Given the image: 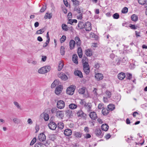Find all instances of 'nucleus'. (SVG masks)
Returning a JSON list of instances; mask_svg holds the SVG:
<instances>
[{"mask_svg": "<svg viewBox=\"0 0 147 147\" xmlns=\"http://www.w3.org/2000/svg\"><path fill=\"white\" fill-rule=\"evenodd\" d=\"M138 3L141 5H144L146 3V0H138Z\"/></svg>", "mask_w": 147, "mask_h": 147, "instance_id": "nucleus-45", "label": "nucleus"}, {"mask_svg": "<svg viewBox=\"0 0 147 147\" xmlns=\"http://www.w3.org/2000/svg\"><path fill=\"white\" fill-rule=\"evenodd\" d=\"M52 17L51 13H47L45 15L44 18L45 19L48 18L49 19H51Z\"/></svg>", "mask_w": 147, "mask_h": 147, "instance_id": "nucleus-37", "label": "nucleus"}, {"mask_svg": "<svg viewBox=\"0 0 147 147\" xmlns=\"http://www.w3.org/2000/svg\"><path fill=\"white\" fill-rule=\"evenodd\" d=\"M38 138L39 141L41 142H43L45 140L46 136L45 134L43 133H40L38 136Z\"/></svg>", "mask_w": 147, "mask_h": 147, "instance_id": "nucleus-13", "label": "nucleus"}, {"mask_svg": "<svg viewBox=\"0 0 147 147\" xmlns=\"http://www.w3.org/2000/svg\"><path fill=\"white\" fill-rule=\"evenodd\" d=\"M63 63L62 61H60L58 66V71H60L62 69L63 66Z\"/></svg>", "mask_w": 147, "mask_h": 147, "instance_id": "nucleus-33", "label": "nucleus"}, {"mask_svg": "<svg viewBox=\"0 0 147 147\" xmlns=\"http://www.w3.org/2000/svg\"><path fill=\"white\" fill-rule=\"evenodd\" d=\"M65 102L62 100H59L57 102V107L59 109H62L64 107Z\"/></svg>", "mask_w": 147, "mask_h": 147, "instance_id": "nucleus-5", "label": "nucleus"}, {"mask_svg": "<svg viewBox=\"0 0 147 147\" xmlns=\"http://www.w3.org/2000/svg\"><path fill=\"white\" fill-rule=\"evenodd\" d=\"M82 134L80 132L77 131H75L74 132V135L75 136L78 138H80L81 137Z\"/></svg>", "mask_w": 147, "mask_h": 147, "instance_id": "nucleus-29", "label": "nucleus"}, {"mask_svg": "<svg viewBox=\"0 0 147 147\" xmlns=\"http://www.w3.org/2000/svg\"><path fill=\"white\" fill-rule=\"evenodd\" d=\"M74 4L75 5H79L80 2L76 0L74 2H73Z\"/></svg>", "mask_w": 147, "mask_h": 147, "instance_id": "nucleus-64", "label": "nucleus"}, {"mask_svg": "<svg viewBox=\"0 0 147 147\" xmlns=\"http://www.w3.org/2000/svg\"><path fill=\"white\" fill-rule=\"evenodd\" d=\"M84 26L85 27H84V28L87 31H90L92 29L91 24L89 22H86L85 23Z\"/></svg>", "mask_w": 147, "mask_h": 147, "instance_id": "nucleus-8", "label": "nucleus"}, {"mask_svg": "<svg viewBox=\"0 0 147 147\" xmlns=\"http://www.w3.org/2000/svg\"><path fill=\"white\" fill-rule=\"evenodd\" d=\"M95 134L97 136L100 138H102L103 136V134L102 133L101 130L99 128L96 129Z\"/></svg>", "mask_w": 147, "mask_h": 147, "instance_id": "nucleus-11", "label": "nucleus"}, {"mask_svg": "<svg viewBox=\"0 0 147 147\" xmlns=\"http://www.w3.org/2000/svg\"><path fill=\"white\" fill-rule=\"evenodd\" d=\"M87 103L85 101L83 100H81L80 101V103L82 105H84V106Z\"/></svg>", "mask_w": 147, "mask_h": 147, "instance_id": "nucleus-59", "label": "nucleus"}, {"mask_svg": "<svg viewBox=\"0 0 147 147\" xmlns=\"http://www.w3.org/2000/svg\"><path fill=\"white\" fill-rule=\"evenodd\" d=\"M85 23L82 22H79L78 24V28L80 29H81L84 28L85 27Z\"/></svg>", "mask_w": 147, "mask_h": 147, "instance_id": "nucleus-23", "label": "nucleus"}, {"mask_svg": "<svg viewBox=\"0 0 147 147\" xmlns=\"http://www.w3.org/2000/svg\"><path fill=\"white\" fill-rule=\"evenodd\" d=\"M127 59L126 57H124L123 58L122 60L121 61V62L123 63V64H125L127 62Z\"/></svg>", "mask_w": 147, "mask_h": 147, "instance_id": "nucleus-48", "label": "nucleus"}, {"mask_svg": "<svg viewBox=\"0 0 147 147\" xmlns=\"http://www.w3.org/2000/svg\"><path fill=\"white\" fill-rule=\"evenodd\" d=\"M90 118L93 120H95L97 117L96 113L94 111L90 112L89 114Z\"/></svg>", "mask_w": 147, "mask_h": 147, "instance_id": "nucleus-15", "label": "nucleus"}, {"mask_svg": "<svg viewBox=\"0 0 147 147\" xmlns=\"http://www.w3.org/2000/svg\"><path fill=\"white\" fill-rule=\"evenodd\" d=\"M49 41L47 40L46 42L43 44V47H46L49 42Z\"/></svg>", "mask_w": 147, "mask_h": 147, "instance_id": "nucleus-58", "label": "nucleus"}, {"mask_svg": "<svg viewBox=\"0 0 147 147\" xmlns=\"http://www.w3.org/2000/svg\"><path fill=\"white\" fill-rule=\"evenodd\" d=\"M74 10L76 11L77 12L78 15L77 16V19H78L81 20L82 19L83 14V9L81 7H75L74 9Z\"/></svg>", "mask_w": 147, "mask_h": 147, "instance_id": "nucleus-1", "label": "nucleus"}, {"mask_svg": "<svg viewBox=\"0 0 147 147\" xmlns=\"http://www.w3.org/2000/svg\"><path fill=\"white\" fill-rule=\"evenodd\" d=\"M105 93L106 95H107L108 97L109 98H110L111 94V92L110 91L107 90Z\"/></svg>", "mask_w": 147, "mask_h": 147, "instance_id": "nucleus-53", "label": "nucleus"}, {"mask_svg": "<svg viewBox=\"0 0 147 147\" xmlns=\"http://www.w3.org/2000/svg\"><path fill=\"white\" fill-rule=\"evenodd\" d=\"M75 41L76 42V45L79 47L81 44V41L80 38L78 36H76L75 38Z\"/></svg>", "mask_w": 147, "mask_h": 147, "instance_id": "nucleus-19", "label": "nucleus"}, {"mask_svg": "<svg viewBox=\"0 0 147 147\" xmlns=\"http://www.w3.org/2000/svg\"><path fill=\"white\" fill-rule=\"evenodd\" d=\"M121 60H120L119 59L117 58V59H116L115 61V63L117 65H119L120 63L121 62Z\"/></svg>", "mask_w": 147, "mask_h": 147, "instance_id": "nucleus-50", "label": "nucleus"}, {"mask_svg": "<svg viewBox=\"0 0 147 147\" xmlns=\"http://www.w3.org/2000/svg\"><path fill=\"white\" fill-rule=\"evenodd\" d=\"M76 45V42L75 41L73 40H71L69 42L70 49L71 50L73 49L74 47V46Z\"/></svg>", "mask_w": 147, "mask_h": 147, "instance_id": "nucleus-21", "label": "nucleus"}, {"mask_svg": "<svg viewBox=\"0 0 147 147\" xmlns=\"http://www.w3.org/2000/svg\"><path fill=\"white\" fill-rule=\"evenodd\" d=\"M78 53L79 57L81 58L82 57V51L81 47H79L78 49Z\"/></svg>", "mask_w": 147, "mask_h": 147, "instance_id": "nucleus-24", "label": "nucleus"}, {"mask_svg": "<svg viewBox=\"0 0 147 147\" xmlns=\"http://www.w3.org/2000/svg\"><path fill=\"white\" fill-rule=\"evenodd\" d=\"M113 17L114 19H118L119 18V15L118 13H115L113 15Z\"/></svg>", "mask_w": 147, "mask_h": 147, "instance_id": "nucleus-49", "label": "nucleus"}, {"mask_svg": "<svg viewBox=\"0 0 147 147\" xmlns=\"http://www.w3.org/2000/svg\"><path fill=\"white\" fill-rule=\"evenodd\" d=\"M86 88L84 87L80 88L78 90V92L80 94H83L85 92V90Z\"/></svg>", "mask_w": 147, "mask_h": 147, "instance_id": "nucleus-36", "label": "nucleus"}, {"mask_svg": "<svg viewBox=\"0 0 147 147\" xmlns=\"http://www.w3.org/2000/svg\"><path fill=\"white\" fill-rule=\"evenodd\" d=\"M36 138L35 137L33 138L31 142H30V145H33L36 142Z\"/></svg>", "mask_w": 147, "mask_h": 147, "instance_id": "nucleus-54", "label": "nucleus"}, {"mask_svg": "<svg viewBox=\"0 0 147 147\" xmlns=\"http://www.w3.org/2000/svg\"><path fill=\"white\" fill-rule=\"evenodd\" d=\"M95 77L98 80H102L103 78L102 74L101 73H97L95 75Z\"/></svg>", "mask_w": 147, "mask_h": 147, "instance_id": "nucleus-20", "label": "nucleus"}, {"mask_svg": "<svg viewBox=\"0 0 147 147\" xmlns=\"http://www.w3.org/2000/svg\"><path fill=\"white\" fill-rule=\"evenodd\" d=\"M108 128L109 126L107 124H103L101 125V129L103 131H106Z\"/></svg>", "mask_w": 147, "mask_h": 147, "instance_id": "nucleus-25", "label": "nucleus"}, {"mask_svg": "<svg viewBox=\"0 0 147 147\" xmlns=\"http://www.w3.org/2000/svg\"><path fill=\"white\" fill-rule=\"evenodd\" d=\"M46 8V6H43L41 9L40 10V12H44Z\"/></svg>", "mask_w": 147, "mask_h": 147, "instance_id": "nucleus-56", "label": "nucleus"}, {"mask_svg": "<svg viewBox=\"0 0 147 147\" xmlns=\"http://www.w3.org/2000/svg\"><path fill=\"white\" fill-rule=\"evenodd\" d=\"M128 8L126 7H125L122 9L121 12L123 13H125L128 12Z\"/></svg>", "mask_w": 147, "mask_h": 147, "instance_id": "nucleus-47", "label": "nucleus"}, {"mask_svg": "<svg viewBox=\"0 0 147 147\" xmlns=\"http://www.w3.org/2000/svg\"><path fill=\"white\" fill-rule=\"evenodd\" d=\"M59 84V81L57 80H55L52 84L51 85V87L52 88H54L57 85H58Z\"/></svg>", "mask_w": 147, "mask_h": 147, "instance_id": "nucleus-31", "label": "nucleus"}, {"mask_svg": "<svg viewBox=\"0 0 147 147\" xmlns=\"http://www.w3.org/2000/svg\"><path fill=\"white\" fill-rule=\"evenodd\" d=\"M66 39V37L65 36L63 35L62 36L60 39V42L61 43L64 42Z\"/></svg>", "mask_w": 147, "mask_h": 147, "instance_id": "nucleus-51", "label": "nucleus"}, {"mask_svg": "<svg viewBox=\"0 0 147 147\" xmlns=\"http://www.w3.org/2000/svg\"><path fill=\"white\" fill-rule=\"evenodd\" d=\"M44 144L41 142L36 143L34 147H44Z\"/></svg>", "mask_w": 147, "mask_h": 147, "instance_id": "nucleus-40", "label": "nucleus"}, {"mask_svg": "<svg viewBox=\"0 0 147 147\" xmlns=\"http://www.w3.org/2000/svg\"><path fill=\"white\" fill-rule=\"evenodd\" d=\"M86 55L89 57L91 56L92 55V52L91 49H88L86 51L85 53Z\"/></svg>", "mask_w": 147, "mask_h": 147, "instance_id": "nucleus-28", "label": "nucleus"}, {"mask_svg": "<svg viewBox=\"0 0 147 147\" xmlns=\"http://www.w3.org/2000/svg\"><path fill=\"white\" fill-rule=\"evenodd\" d=\"M107 108L109 111H112L115 109V107L114 105L110 104L108 105Z\"/></svg>", "mask_w": 147, "mask_h": 147, "instance_id": "nucleus-30", "label": "nucleus"}, {"mask_svg": "<svg viewBox=\"0 0 147 147\" xmlns=\"http://www.w3.org/2000/svg\"><path fill=\"white\" fill-rule=\"evenodd\" d=\"M44 118L45 121H47L49 118V115L47 113H45L44 114Z\"/></svg>", "mask_w": 147, "mask_h": 147, "instance_id": "nucleus-46", "label": "nucleus"}, {"mask_svg": "<svg viewBox=\"0 0 147 147\" xmlns=\"http://www.w3.org/2000/svg\"><path fill=\"white\" fill-rule=\"evenodd\" d=\"M75 88L74 86H70L66 90L67 93L69 95H72L74 93Z\"/></svg>", "mask_w": 147, "mask_h": 147, "instance_id": "nucleus-3", "label": "nucleus"}, {"mask_svg": "<svg viewBox=\"0 0 147 147\" xmlns=\"http://www.w3.org/2000/svg\"><path fill=\"white\" fill-rule=\"evenodd\" d=\"M48 126L50 129L52 130H55L56 129L57 125L55 122L51 121L49 123Z\"/></svg>", "mask_w": 147, "mask_h": 147, "instance_id": "nucleus-4", "label": "nucleus"}, {"mask_svg": "<svg viewBox=\"0 0 147 147\" xmlns=\"http://www.w3.org/2000/svg\"><path fill=\"white\" fill-rule=\"evenodd\" d=\"M62 27L63 30L67 31L68 30L67 26L65 24H62Z\"/></svg>", "mask_w": 147, "mask_h": 147, "instance_id": "nucleus-43", "label": "nucleus"}, {"mask_svg": "<svg viewBox=\"0 0 147 147\" xmlns=\"http://www.w3.org/2000/svg\"><path fill=\"white\" fill-rule=\"evenodd\" d=\"M57 109L55 108H53L51 110V111L52 113H53L56 112L57 111Z\"/></svg>", "mask_w": 147, "mask_h": 147, "instance_id": "nucleus-60", "label": "nucleus"}, {"mask_svg": "<svg viewBox=\"0 0 147 147\" xmlns=\"http://www.w3.org/2000/svg\"><path fill=\"white\" fill-rule=\"evenodd\" d=\"M109 111L108 109L105 107L102 110V114L104 115H107L109 113Z\"/></svg>", "mask_w": 147, "mask_h": 147, "instance_id": "nucleus-27", "label": "nucleus"}, {"mask_svg": "<svg viewBox=\"0 0 147 147\" xmlns=\"http://www.w3.org/2000/svg\"><path fill=\"white\" fill-rule=\"evenodd\" d=\"M97 89L96 88H94L93 90V94L97 96L98 95V94L97 92Z\"/></svg>", "mask_w": 147, "mask_h": 147, "instance_id": "nucleus-62", "label": "nucleus"}, {"mask_svg": "<svg viewBox=\"0 0 147 147\" xmlns=\"http://www.w3.org/2000/svg\"><path fill=\"white\" fill-rule=\"evenodd\" d=\"M131 19L133 21L136 22L138 20V17L135 14H133L131 16Z\"/></svg>", "mask_w": 147, "mask_h": 147, "instance_id": "nucleus-38", "label": "nucleus"}, {"mask_svg": "<svg viewBox=\"0 0 147 147\" xmlns=\"http://www.w3.org/2000/svg\"><path fill=\"white\" fill-rule=\"evenodd\" d=\"M77 115L78 117H82L84 118H86V114L84 113L81 109L78 111L77 113Z\"/></svg>", "mask_w": 147, "mask_h": 147, "instance_id": "nucleus-10", "label": "nucleus"}, {"mask_svg": "<svg viewBox=\"0 0 147 147\" xmlns=\"http://www.w3.org/2000/svg\"><path fill=\"white\" fill-rule=\"evenodd\" d=\"M132 77V75L131 74L127 73L126 74V78L127 79L130 80Z\"/></svg>", "mask_w": 147, "mask_h": 147, "instance_id": "nucleus-55", "label": "nucleus"}, {"mask_svg": "<svg viewBox=\"0 0 147 147\" xmlns=\"http://www.w3.org/2000/svg\"><path fill=\"white\" fill-rule=\"evenodd\" d=\"M77 105L71 103V104H70L69 105V108L72 109H75L76 108H77Z\"/></svg>", "mask_w": 147, "mask_h": 147, "instance_id": "nucleus-34", "label": "nucleus"}, {"mask_svg": "<svg viewBox=\"0 0 147 147\" xmlns=\"http://www.w3.org/2000/svg\"><path fill=\"white\" fill-rule=\"evenodd\" d=\"M51 67L50 66L43 67L39 69L38 72L40 74H44L50 71Z\"/></svg>", "mask_w": 147, "mask_h": 147, "instance_id": "nucleus-2", "label": "nucleus"}, {"mask_svg": "<svg viewBox=\"0 0 147 147\" xmlns=\"http://www.w3.org/2000/svg\"><path fill=\"white\" fill-rule=\"evenodd\" d=\"M72 131L70 129H65L64 131L65 135L67 136H69L72 134Z\"/></svg>", "mask_w": 147, "mask_h": 147, "instance_id": "nucleus-16", "label": "nucleus"}, {"mask_svg": "<svg viewBox=\"0 0 147 147\" xmlns=\"http://www.w3.org/2000/svg\"><path fill=\"white\" fill-rule=\"evenodd\" d=\"M13 104L18 109H21L20 106L19 105V103L17 102L14 101L13 102Z\"/></svg>", "mask_w": 147, "mask_h": 147, "instance_id": "nucleus-52", "label": "nucleus"}, {"mask_svg": "<svg viewBox=\"0 0 147 147\" xmlns=\"http://www.w3.org/2000/svg\"><path fill=\"white\" fill-rule=\"evenodd\" d=\"M66 116L68 118L71 117L72 116L73 113L72 110H67L65 111Z\"/></svg>", "mask_w": 147, "mask_h": 147, "instance_id": "nucleus-9", "label": "nucleus"}, {"mask_svg": "<svg viewBox=\"0 0 147 147\" xmlns=\"http://www.w3.org/2000/svg\"><path fill=\"white\" fill-rule=\"evenodd\" d=\"M74 74L75 76H78L80 78H82L83 77V75L81 71L78 70L75 71Z\"/></svg>", "mask_w": 147, "mask_h": 147, "instance_id": "nucleus-18", "label": "nucleus"}, {"mask_svg": "<svg viewBox=\"0 0 147 147\" xmlns=\"http://www.w3.org/2000/svg\"><path fill=\"white\" fill-rule=\"evenodd\" d=\"M58 127L60 129H62L64 127L63 123L62 122H60L57 124Z\"/></svg>", "mask_w": 147, "mask_h": 147, "instance_id": "nucleus-39", "label": "nucleus"}, {"mask_svg": "<svg viewBox=\"0 0 147 147\" xmlns=\"http://www.w3.org/2000/svg\"><path fill=\"white\" fill-rule=\"evenodd\" d=\"M98 108L99 109H103L105 107L103 104L102 103H99L98 105Z\"/></svg>", "mask_w": 147, "mask_h": 147, "instance_id": "nucleus-44", "label": "nucleus"}, {"mask_svg": "<svg viewBox=\"0 0 147 147\" xmlns=\"http://www.w3.org/2000/svg\"><path fill=\"white\" fill-rule=\"evenodd\" d=\"M129 26L131 29L134 30L136 29L137 28V27L136 26L134 25H132L131 24H130Z\"/></svg>", "mask_w": 147, "mask_h": 147, "instance_id": "nucleus-57", "label": "nucleus"}, {"mask_svg": "<svg viewBox=\"0 0 147 147\" xmlns=\"http://www.w3.org/2000/svg\"><path fill=\"white\" fill-rule=\"evenodd\" d=\"M92 105L90 103H86L84 106L85 109L87 110L88 112H89L91 111Z\"/></svg>", "mask_w": 147, "mask_h": 147, "instance_id": "nucleus-14", "label": "nucleus"}, {"mask_svg": "<svg viewBox=\"0 0 147 147\" xmlns=\"http://www.w3.org/2000/svg\"><path fill=\"white\" fill-rule=\"evenodd\" d=\"M58 76L62 80L65 81L68 79L67 76L63 73H60L58 75Z\"/></svg>", "mask_w": 147, "mask_h": 147, "instance_id": "nucleus-17", "label": "nucleus"}, {"mask_svg": "<svg viewBox=\"0 0 147 147\" xmlns=\"http://www.w3.org/2000/svg\"><path fill=\"white\" fill-rule=\"evenodd\" d=\"M88 60L86 57L83 58L82 60V61L83 64V68H86L90 67L89 65L88 62L85 61L86 60Z\"/></svg>", "mask_w": 147, "mask_h": 147, "instance_id": "nucleus-12", "label": "nucleus"}, {"mask_svg": "<svg viewBox=\"0 0 147 147\" xmlns=\"http://www.w3.org/2000/svg\"><path fill=\"white\" fill-rule=\"evenodd\" d=\"M45 28H43L41 29L38 30L36 31V34H40L43 33L45 30Z\"/></svg>", "mask_w": 147, "mask_h": 147, "instance_id": "nucleus-32", "label": "nucleus"}, {"mask_svg": "<svg viewBox=\"0 0 147 147\" xmlns=\"http://www.w3.org/2000/svg\"><path fill=\"white\" fill-rule=\"evenodd\" d=\"M55 116L59 119H62L64 116V113L62 111H58L56 112Z\"/></svg>", "mask_w": 147, "mask_h": 147, "instance_id": "nucleus-7", "label": "nucleus"}, {"mask_svg": "<svg viewBox=\"0 0 147 147\" xmlns=\"http://www.w3.org/2000/svg\"><path fill=\"white\" fill-rule=\"evenodd\" d=\"M78 56L76 54H74L73 55L72 58V61L74 63L76 64H78Z\"/></svg>", "mask_w": 147, "mask_h": 147, "instance_id": "nucleus-22", "label": "nucleus"}, {"mask_svg": "<svg viewBox=\"0 0 147 147\" xmlns=\"http://www.w3.org/2000/svg\"><path fill=\"white\" fill-rule=\"evenodd\" d=\"M77 22V20H76L69 19L68 21V23L70 24L71 25H73L74 23H76Z\"/></svg>", "mask_w": 147, "mask_h": 147, "instance_id": "nucleus-35", "label": "nucleus"}, {"mask_svg": "<svg viewBox=\"0 0 147 147\" xmlns=\"http://www.w3.org/2000/svg\"><path fill=\"white\" fill-rule=\"evenodd\" d=\"M65 47L63 46H61V47L60 49V53L62 55H64L65 51Z\"/></svg>", "mask_w": 147, "mask_h": 147, "instance_id": "nucleus-42", "label": "nucleus"}, {"mask_svg": "<svg viewBox=\"0 0 147 147\" xmlns=\"http://www.w3.org/2000/svg\"><path fill=\"white\" fill-rule=\"evenodd\" d=\"M84 71L85 73L86 74H88L90 71V67L83 68Z\"/></svg>", "mask_w": 147, "mask_h": 147, "instance_id": "nucleus-41", "label": "nucleus"}, {"mask_svg": "<svg viewBox=\"0 0 147 147\" xmlns=\"http://www.w3.org/2000/svg\"><path fill=\"white\" fill-rule=\"evenodd\" d=\"M125 74L123 73H121L118 75V77L119 79L122 80L125 78Z\"/></svg>", "mask_w": 147, "mask_h": 147, "instance_id": "nucleus-26", "label": "nucleus"}, {"mask_svg": "<svg viewBox=\"0 0 147 147\" xmlns=\"http://www.w3.org/2000/svg\"><path fill=\"white\" fill-rule=\"evenodd\" d=\"M63 89V86L61 85H59L58 86H57L55 90V94L57 95L60 94L61 92Z\"/></svg>", "mask_w": 147, "mask_h": 147, "instance_id": "nucleus-6", "label": "nucleus"}, {"mask_svg": "<svg viewBox=\"0 0 147 147\" xmlns=\"http://www.w3.org/2000/svg\"><path fill=\"white\" fill-rule=\"evenodd\" d=\"M47 57L46 56H43L42 58V61L44 62L46 61L47 59Z\"/></svg>", "mask_w": 147, "mask_h": 147, "instance_id": "nucleus-61", "label": "nucleus"}, {"mask_svg": "<svg viewBox=\"0 0 147 147\" xmlns=\"http://www.w3.org/2000/svg\"><path fill=\"white\" fill-rule=\"evenodd\" d=\"M27 122L29 124H32L33 123V122L32 121V120L31 119L29 118L28 119Z\"/></svg>", "mask_w": 147, "mask_h": 147, "instance_id": "nucleus-63", "label": "nucleus"}]
</instances>
